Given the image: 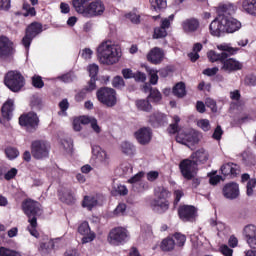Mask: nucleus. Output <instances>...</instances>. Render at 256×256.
Listing matches in <instances>:
<instances>
[{
    "label": "nucleus",
    "mask_w": 256,
    "mask_h": 256,
    "mask_svg": "<svg viewBox=\"0 0 256 256\" xmlns=\"http://www.w3.org/2000/svg\"><path fill=\"white\" fill-rule=\"evenodd\" d=\"M72 5L77 13L88 18L105 13V3L101 0H72Z\"/></svg>",
    "instance_id": "1"
},
{
    "label": "nucleus",
    "mask_w": 256,
    "mask_h": 256,
    "mask_svg": "<svg viewBox=\"0 0 256 256\" xmlns=\"http://www.w3.org/2000/svg\"><path fill=\"white\" fill-rule=\"evenodd\" d=\"M171 191L165 186H158L154 189V199L150 202V207L157 215H165L171 207Z\"/></svg>",
    "instance_id": "2"
},
{
    "label": "nucleus",
    "mask_w": 256,
    "mask_h": 256,
    "mask_svg": "<svg viewBox=\"0 0 256 256\" xmlns=\"http://www.w3.org/2000/svg\"><path fill=\"white\" fill-rule=\"evenodd\" d=\"M235 11H237V7L231 3L218 6L217 13L218 15H222L224 33H235L241 29V23L239 20L230 17L231 15H235Z\"/></svg>",
    "instance_id": "3"
},
{
    "label": "nucleus",
    "mask_w": 256,
    "mask_h": 256,
    "mask_svg": "<svg viewBox=\"0 0 256 256\" xmlns=\"http://www.w3.org/2000/svg\"><path fill=\"white\" fill-rule=\"evenodd\" d=\"M97 55L103 65H115L119 63L121 57L119 50L108 42H103L98 46Z\"/></svg>",
    "instance_id": "4"
},
{
    "label": "nucleus",
    "mask_w": 256,
    "mask_h": 256,
    "mask_svg": "<svg viewBox=\"0 0 256 256\" xmlns=\"http://www.w3.org/2000/svg\"><path fill=\"white\" fill-rule=\"evenodd\" d=\"M4 85H6L12 93H19L25 87V76L17 70H10L4 76Z\"/></svg>",
    "instance_id": "5"
},
{
    "label": "nucleus",
    "mask_w": 256,
    "mask_h": 256,
    "mask_svg": "<svg viewBox=\"0 0 256 256\" xmlns=\"http://www.w3.org/2000/svg\"><path fill=\"white\" fill-rule=\"evenodd\" d=\"M18 123L22 129H25L26 133H35L39 129L41 120H39L37 113L30 111L20 115Z\"/></svg>",
    "instance_id": "6"
},
{
    "label": "nucleus",
    "mask_w": 256,
    "mask_h": 256,
    "mask_svg": "<svg viewBox=\"0 0 256 256\" xmlns=\"http://www.w3.org/2000/svg\"><path fill=\"white\" fill-rule=\"evenodd\" d=\"M96 97L105 107H115L117 105V91L109 87H100L96 91Z\"/></svg>",
    "instance_id": "7"
},
{
    "label": "nucleus",
    "mask_w": 256,
    "mask_h": 256,
    "mask_svg": "<svg viewBox=\"0 0 256 256\" xmlns=\"http://www.w3.org/2000/svg\"><path fill=\"white\" fill-rule=\"evenodd\" d=\"M129 239V231L121 226L115 227L110 230L107 241L110 245L114 247H119L120 245H125Z\"/></svg>",
    "instance_id": "8"
},
{
    "label": "nucleus",
    "mask_w": 256,
    "mask_h": 256,
    "mask_svg": "<svg viewBox=\"0 0 256 256\" xmlns=\"http://www.w3.org/2000/svg\"><path fill=\"white\" fill-rule=\"evenodd\" d=\"M41 33H43L42 23L32 22L26 27L25 35L22 38V45L23 47H25L26 51H29V47H31V43H33V39Z\"/></svg>",
    "instance_id": "9"
},
{
    "label": "nucleus",
    "mask_w": 256,
    "mask_h": 256,
    "mask_svg": "<svg viewBox=\"0 0 256 256\" xmlns=\"http://www.w3.org/2000/svg\"><path fill=\"white\" fill-rule=\"evenodd\" d=\"M15 43L8 37L1 36V61L5 63H13L15 58Z\"/></svg>",
    "instance_id": "10"
},
{
    "label": "nucleus",
    "mask_w": 256,
    "mask_h": 256,
    "mask_svg": "<svg viewBox=\"0 0 256 256\" xmlns=\"http://www.w3.org/2000/svg\"><path fill=\"white\" fill-rule=\"evenodd\" d=\"M218 49L224 52L218 54L217 52L211 50L207 53V57L209 61H211V63H215V61H220L221 63H223V61H225L227 57H229L230 55H237V52L239 51V48H233L227 45H220L218 46Z\"/></svg>",
    "instance_id": "11"
},
{
    "label": "nucleus",
    "mask_w": 256,
    "mask_h": 256,
    "mask_svg": "<svg viewBox=\"0 0 256 256\" xmlns=\"http://www.w3.org/2000/svg\"><path fill=\"white\" fill-rule=\"evenodd\" d=\"M21 207L24 215L28 217V221L33 218L37 219V216L41 215V203L31 198L25 199Z\"/></svg>",
    "instance_id": "12"
},
{
    "label": "nucleus",
    "mask_w": 256,
    "mask_h": 256,
    "mask_svg": "<svg viewBox=\"0 0 256 256\" xmlns=\"http://www.w3.org/2000/svg\"><path fill=\"white\" fill-rule=\"evenodd\" d=\"M197 161H194L193 159H184L179 164V169L182 177L184 179H187V181H191L197 171H199Z\"/></svg>",
    "instance_id": "13"
},
{
    "label": "nucleus",
    "mask_w": 256,
    "mask_h": 256,
    "mask_svg": "<svg viewBox=\"0 0 256 256\" xmlns=\"http://www.w3.org/2000/svg\"><path fill=\"white\" fill-rule=\"evenodd\" d=\"M51 147L43 140H35L31 143V155L34 159H47Z\"/></svg>",
    "instance_id": "14"
},
{
    "label": "nucleus",
    "mask_w": 256,
    "mask_h": 256,
    "mask_svg": "<svg viewBox=\"0 0 256 256\" xmlns=\"http://www.w3.org/2000/svg\"><path fill=\"white\" fill-rule=\"evenodd\" d=\"M177 215L183 223H191L197 217V208L189 204H180L177 208Z\"/></svg>",
    "instance_id": "15"
},
{
    "label": "nucleus",
    "mask_w": 256,
    "mask_h": 256,
    "mask_svg": "<svg viewBox=\"0 0 256 256\" xmlns=\"http://www.w3.org/2000/svg\"><path fill=\"white\" fill-rule=\"evenodd\" d=\"M176 141L181 145H187V143L197 145L199 143V132L194 129L180 130L176 135Z\"/></svg>",
    "instance_id": "16"
},
{
    "label": "nucleus",
    "mask_w": 256,
    "mask_h": 256,
    "mask_svg": "<svg viewBox=\"0 0 256 256\" xmlns=\"http://www.w3.org/2000/svg\"><path fill=\"white\" fill-rule=\"evenodd\" d=\"M78 233L83 236L82 245L95 241V238L97 237L95 232L91 231V227L87 221L82 222L78 226Z\"/></svg>",
    "instance_id": "17"
},
{
    "label": "nucleus",
    "mask_w": 256,
    "mask_h": 256,
    "mask_svg": "<svg viewBox=\"0 0 256 256\" xmlns=\"http://www.w3.org/2000/svg\"><path fill=\"white\" fill-rule=\"evenodd\" d=\"M134 137L140 145H149L153 139V131L149 127H142L134 133Z\"/></svg>",
    "instance_id": "18"
},
{
    "label": "nucleus",
    "mask_w": 256,
    "mask_h": 256,
    "mask_svg": "<svg viewBox=\"0 0 256 256\" xmlns=\"http://www.w3.org/2000/svg\"><path fill=\"white\" fill-rule=\"evenodd\" d=\"M222 194L225 199L233 201L239 197V184L235 182H230L224 185L222 189Z\"/></svg>",
    "instance_id": "19"
},
{
    "label": "nucleus",
    "mask_w": 256,
    "mask_h": 256,
    "mask_svg": "<svg viewBox=\"0 0 256 256\" xmlns=\"http://www.w3.org/2000/svg\"><path fill=\"white\" fill-rule=\"evenodd\" d=\"M164 58L165 53L159 47L152 48L146 56L147 61L152 65H161V63H163Z\"/></svg>",
    "instance_id": "20"
},
{
    "label": "nucleus",
    "mask_w": 256,
    "mask_h": 256,
    "mask_svg": "<svg viewBox=\"0 0 256 256\" xmlns=\"http://www.w3.org/2000/svg\"><path fill=\"white\" fill-rule=\"evenodd\" d=\"M209 31L213 37H221V33H225L222 14H218V18L210 23Z\"/></svg>",
    "instance_id": "21"
},
{
    "label": "nucleus",
    "mask_w": 256,
    "mask_h": 256,
    "mask_svg": "<svg viewBox=\"0 0 256 256\" xmlns=\"http://www.w3.org/2000/svg\"><path fill=\"white\" fill-rule=\"evenodd\" d=\"M243 235L251 249H256V226L248 224L243 229Z\"/></svg>",
    "instance_id": "22"
},
{
    "label": "nucleus",
    "mask_w": 256,
    "mask_h": 256,
    "mask_svg": "<svg viewBox=\"0 0 256 256\" xmlns=\"http://www.w3.org/2000/svg\"><path fill=\"white\" fill-rule=\"evenodd\" d=\"M58 199L61 203H65V205H75L77 198H75V193L71 188H64L62 190H58Z\"/></svg>",
    "instance_id": "23"
},
{
    "label": "nucleus",
    "mask_w": 256,
    "mask_h": 256,
    "mask_svg": "<svg viewBox=\"0 0 256 256\" xmlns=\"http://www.w3.org/2000/svg\"><path fill=\"white\" fill-rule=\"evenodd\" d=\"M222 69L228 73L241 71V69H243V63L239 62L235 58H226L222 60Z\"/></svg>",
    "instance_id": "24"
},
{
    "label": "nucleus",
    "mask_w": 256,
    "mask_h": 256,
    "mask_svg": "<svg viewBox=\"0 0 256 256\" xmlns=\"http://www.w3.org/2000/svg\"><path fill=\"white\" fill-rule=\"evenodd\" d=\"M87 71L89 73L90 80L88 81L89 90L95 91L97 89V81L99 75V66L97 64H90L87 68Z\"/></svg>",
    "instance_id": "25"
},
{
    "label": "nucleus",
    "mask_w": 256,
    "mask_h": 256,
    "mask_svg": "<svg viewBox=\"0 0 256 256\" xmlns=\"http://www.w3.org/2000/svg\"><path fill=\"white\" fill-rule=\"evenodd\" d=\"M144 92H149L147 99L149 100L150 103H153L154 105H161V101H163V94H161L159 89L145 86Z\"/></svg>",
    "instance_id": "26"
},
{
    "label": "nucleus",
    "mask_w": 256,
    "mask_h": 256,
    "mask_svg": "<svg viewBox=\"0 0 256 256\" xmlns=\"http://www.w3.org/2000/svg\"><path fill=\"white\" fill-rule=\"evenodd\" d=\"M240 171L241 170L239 165L233 162H229L221 166L222 175H224V177H229L230 179H233V177H237Z\"/></svg>",
    "instance_id": "27"
},
{
    "label": "nucleus",
    "mask_w": 256,
    "mask_h": 256,
    "mask_svg": "<svg viewBox=\"0 0 256 256\" xmlns=\"http://www.w3.org/2000/svg\"><path fill=\"white\" fill-rule=\"evenodd\" d=\"M15 102L13 99H8L1 108V113L4 121H11V118L13 117V111L15 109L14 107Z\"/></svg>",
    "instance_id": "28"
},
{
    "label": "nucleus",
    "mask_w": 256,
    "mask_h": 256,
    "mask_svg": "<svg viewBox=\"0 0 256 256\" xmlns=\"http://www.w3.org/2000/svg\"><path fill=\"white\" fill-rule=\"evenodd\" d=\"M200 27L199 20L196 18H188L182 22L184 33H195Z\"/></svg>",
    "instance_id": "29"
},
{
    "label": "nucleus",
    "mask_w": 256,
    "mask_h": 256,
    "mask_svg": "<svg viewBox=\"0 0 256 256\" xmlns=\"http://www.w3.org/2000/svg\"><path fill=\"white\" fill-rule=\"evenodd\" d=\"M149 121L152 123L153 127H163V125L167 123V115L156 112L150 115Z\"/></svg>",
    "instance_id": "30"
},
{
    "label": "nucleus",
    "mask_w": 256,
    "mask_h": 256,
    "mask_svg": "<svg viewBox=\"0 0 256 256\" xmlns=\"http://www.w3.org/2000/svg\"><path fill=\"white\" fill-rule=\"evenodd\" d=\"M135 106L138 111H143L144 113H151L153 110V105H151V102L147 98L136 100Z\"/></svg>",
    "instance_id": "31"
},
{
    "label": "nucleus",
    "mask_w": 256,
    "mask_h": 256,
    "mask_svg": "<svg viewBox=\"0 0 256 256\" xmlns=\"http://www.w3.org/2000/svg\"><path fill=\"white\" fill-rule=\"evenodd\" d=\"M242 9L248 15L256 16V0H243Z\"/></svg>",
    "instance_id": "32"
},
{
    "label": "nucleus",
    "mask_w": 256,
    "mask_h": 256,
    "mask_svg": "<svg viewBox=\"0 0 256 256\" xmlns=\"http://www.w3.org/2000/svg\"><path fill=\"white\" fill-rule=\"evenodd\" d=\"M191 159L199 163H206L209 159V154L205 152L204 149L197 150L196 152L192 153Z\"/></svg>",
    "instance_id": "33"
},
{
    "label": "nucleus",
    "mask_w": 256,
    "mask_h": 256,
    "mask_svg": "<svg viewBox=\"0 0 256 256\" xmlns=\"http://www.w3.org/2000/svg\"><path fill=\"white\" fill-rule=\"evenodd\" d=\"M172 93L174 97H178V99H183L185 95H187V89L184 82H178L172 89Z\"/></svg>",
    "instance_id": "34"
},
{
    "label": "nucleus",
    "mask_w": 256,
    "mask_h": 256,
    "mask_svg": "<svg viewBox=\"0 0 256 256\" xmlns=\"http://www.w3.org/2000/svg\"><path fill=\"white\" fill-rule=\"evenodd\" d=\"M160 247L162 251H173V249H175L177 246L175 244V239H173L171 236H168L162 240Z\"/></svg>",
    "instance_id": "35"
},
{
    "label": "nucleus",
    "mask_w": 256,
    "mask_h": 256,
    "mask_svg": "<svg viewBox=\"0 0 256 256\" xmlns=\"http://www.w3.org/2000/svg\"><path fill=\"white\" fill-rule=\"evenodd\" d=\"M30 107L33 111H41L43 109V100L41 97L34 95L30 99Z\"/></svg>",
    "instance_id": "36"
},
{
    "label": "nucleus",
    "mask_w": 256,
    "mask_h": 256,
    "mask_svg": "<svg viewBox=\"0 0 256 256\" xmlns=\"http://www.w3.org/2000/svg\"><path fill=\"white\" fill-rule=\"evenodd\" d=\"M172 238L174 239L176 247H184L187 241V236L181 234V232L174 233Z\"/></svg>",
    "instance_id": "37"
},
{
    "label": "nucleus",
    "mask_w": 256,
    "mask_h": 256,
    "mask_svg": "<svg viewBox=\"0 0 256 256\" xmlns=\"http://www.w3.org/2000/svg\"><path fill=\"white\" fill-rule=\"evenodd\" d=\"M28 223L30 224L28 226V231L30 233V235H32V237H36V239H38L39 237V231H37V218H33L28 220Z\"/></svg>",
    "instance_id": "38"
},
{
    "label": "nucleus",
    "mask_w": 256,
    "mask_h": 256,
    "mask_svg": "<svg viewBox=\"0 0 256 256\" xmlns=\"http://www.w3.org/2000/svg\"><path fill=\"white\" fill-rule=\"evenodd\" d=\"M92 153L99 159V161H105L107 158V152L101 149V146H93Z\"/></svg>",
    "instance_id": "39"
},
{
    "label": "nucleus",
    "mask_w": 256,
    "mask_h": 256,
    "mask_svg": "<svg viewBox=\"0 0 256 256\" xmlns=\"http://www.w3.org/2000/svg\"><path fill=\"white\" fill-rule=\"evenodd\" d=\"M153 11H161L167 7V0H149Z\"/></svg>",
    "instance_id": "40"
},
{
    "label": "nucleus",
    "mask_w": 256,
    "mask_h": 256,
    "mask_svg": "<svg viewBox=\"0 0 256 256\" xmlns=\"http://www.w3.org/2000/svg\"><path fill=\"white\" fill-rule=\"evenodd\" d=\"M82 207H87L89 211L93 209V207H97V199L91 196H85L82 202Z\"/></svg>",
    "instance_id": "41"
},
{
    "label": "nucleus",
    "mask_w": 256,
    "mask_h": 256,
    "mask_svg": "<svg viewBox=\"0 0 256 256\" xmlns=\"http://www.w3.org/2000/svg\"><path fill=\"white\" fill-rule=\"evenodd\" d=\"M32 81V87L35 89H43L45 87V82L43 81V77L40 75L35 74L31 78Z\"/></svg>",
    "instance_id": "42"
},
{
    "label": "nucleus",
    "mask_w": 256,
    "mask_h": 256,
    "mask_svg": "<svg viewBox=\"0 0 256 256\" xmlns=\"http://www.w3.org/2000/svg\"><path fill=\"white\" fill-rule=\"evenodd\" d=\"M173 209H177V207L179 206V203H181V199H183V197H185V193L183 192V190H174L173 192Z\"/></svg>",
    "instance_id": "43"
},
{
    "label": "nucleus",
    "mask_w": 256,
    "mask_h": 256,
    "mask_svg": "<svg viewBox=\"0 0 256 256\" xmlns=\"http://www.w3.org/2000/svg\"><path fill=\"white\" fill-rule=\"evenodd\" d=\"M121 149L125 155H135V147L130 142H122Z\"/></svg>",
    "instance_id": "44"
},
{
    "label": "nucleus",
    "mask_w": 256,
    "mask_h": 256,
    "mask_svg": "<svg viewBox=\"0 0 256 256\" xmlns=\"http://www.w3.org/2000/svg\"><path fill=\"white\" fill-rule=\"evenodd\" d=\"M93 90L89 89V84L83 88L80 92H78L75 96V101H77V103H81V101H85V99L87 98V93H91Z\"/></svg>",
    "instance_id": "45"
},
{
    "label": "nucleus",
    "mask_w": 256,
    "mask_h": 256,
    "mask_svg": "<svg viewBox=\"0 0 256 256\" xmlns=\"http://www.w3.org/2000/svg\"><path fill=\"white\" fill-rule=\"evenodd\" d=\"M167 37V30L161 26L154 28L153 39H165Z\"/></svg>",
    "instance_id": "46"
},
{
    "label": "nucleus",
    "mask_w": 256,
    "mask_h": 256,
    "mask_svg": "<svg viewBox=\"0 0 256 256\" xmlns=\"http://www.w3.org/2000/svg\"><path fill=\"white\" fill-rule=\"evenodd\" d=\"M112 87L114 89H123L125 87V80L121 76H115L112 80Z\"/></svg>",
    "instance_id": "47"
},
{
    "label": "nucleus",
    "mask_w": 256,
    "mask_h": 256,
    "mask_svg": "<svg viewBox=\"0 0 256 256\" xmlns=\"http://www.w3.org/2000/svg\"><path fill=\"white\" fill-rule=\"evenodd\" d=\"M5 155L8 159H17L19 157V150L14 147H8L5 149Z\"/></svg>",
    "instance_id": "48"
},
{
    "label": "nucleus",
    "mask_w": 256,
    "mask_h": 256,
    "mask_svg": "<svg viewBox=\"0 0 256 256\" xmlns=\"http://www.w3.org/2000/svg\"><path fill=\"white\" fill-rule=\"evenodd\" d=\"M132 79L137 83H145V81H147V75L141 71H137L134 73V76H132Z\"/></svg>",
    "instance_id": "49"
},
{
    "label": "nucleus",
    "mask_w": 256,
    "mask_h": 256,
    "mask_svg": "<svg viewBox=\"0 0 256 256\" xmlns=\"http://www.w3.org/2000/svg\"><path fill=\"white\" fill-rule=\"evenodd\" d=\"M1 256H23L15 250H11L6 247H1Z\"/></svg>",
    "instance_id": "50"
},
{
    "label": "nucleus",
    "mask_w": 256,
    "mask_h": 256,
    "mask_svg": "<svg viewBox=\"0 0 256 256\" xmlns=\"http://www.w3.org/2000/svg\"><path fill=\"white\" fill-rule=\"evenodd\" d=\"M256 187V179L252 178L247 182V186H246V194L248 195V197H251V195H253V188Z\"/></svg>",
    "instance_id": "51"
},
{
    "label": "nucleus",
    "mask_w": 256,
    "mask_h": 256,
    "mask_svg": "<svg viewBox=\"0 0 256 256\" xmlns=\"http://www.w3.org/2000/svg\"><path fill=\"white\" fill-rule=\"evenodd\" d=\"M145 177V172L140 171L136 175L132 176L129 180L128 183H131L132 185H135V183H139L141 179Z\"/></svg>",
    "instance_id": "52"
},
{
    "label": "nucleus",
    "mask_w": 256,
    "mask_h": 256,
    "mask_svg": "<svg viewBox=\"0 0 256 256\" xmlns=\"http://www.w3.org/2000/svg\"><path fill=\"white\" fill-rule=\"evenodd\" d=\"M126 19H129V21H131V23H135L136 25H138V23H141V16H139L133 12L126 14Z\"/></svg>",
    "instance_id": "53"
},
{
    "label": "nucleus",
    "mask_w": 256,
    "mask_h": 256,
    "mask_svg": "<svg viewBox=\"0 0 256 256\" xmlns=\"http://www.w3.org/2000/svg\"><path fill=\"white\" fill-rule=\"evenodd\" d=\"M198 127L202 129V131H210L211 130V124L209 123V120L202 119L198 122Z\"/></svg>",
    "instance_id": "54"
},
{
    "label": "nucleus",
    "mask_w": 256,
    "mask_h": 256,
    "mask_svg": "<svg viewBox=\"0 0 256 256\" xmlns=\"http://www.w3.org/2000/svg\"><path fill=\"white\" fill-rule=\"evenodd\" d=\"M219 73V68L218 67H213V68H206L203 70V75H207V77H213Z\"/></svg>",
    "instance_id": "55"
},
{
    "label": "nucleus",
    "mask_w": 256,
    "mask_h": 256,
    "mask_svg": "<svg viewBox=\"0 0 256 256\" xmlns=\"http://www.w3.org/2000/svg\"><path fill=\"white\" fill-rule=\"evenodd\" d=\"M245 84L250 85V87H256V76L249 74L245 77Z\"/></svg>",
    "instance_id": "56"
},
{
    "label": "nucleus",
    "mask_w": 256,
    "mask_h": 256,
    "mask_svg": "<svg viewBox=\"0 0 256 256\" xmlns=\"http://www.w3.org/2000/svg\"><path fill=\"white\" fill-rule=\"evenodd\" d=\"M17 177V168L10 169L5 175L4 179L6 181H11V179H15Z\"/></svg>",
    "instance_id": "57"
},
{
    "label": "nucleus",
    "mask_w": 256,
    "mask_h": 256,
    "mask_svg": "<svg viewBox=\"0 0 256 256\" xmlns=\"http://www.w3.org/2000/svg\"><path fill=\"white\" fill-rule=\"evenodd\" d=\"M223 136V129L221 128L220 125H218L215 130L214 133L212 135L213 139H215L216 141H221V137Z\"/></svg>",
    "instance_id": "58"
},
{
    "label": "nucleus",
    "mask_w": 256,
    "mask_h": 256,
    "mask_svg": "<svg viewBox=\"0 0 256 256\" xmlns=\"http://www.w3.org/2000/svg\"><path fill=\"white\" fill-rule=\"evenodd\" d=\"M220 252L224 256H233V249L229 248L227 244H224L220 247Z\"/></svg>",
    "instance_id": "59"
},
{
    "label": "nucleus",
    "mask_w": 256,
    "mask_h": 256,
    "mask_svg": "<svg viewBox=\"0 0 256 256\" xmlns=\"http://www.w3.org/2000/svg\"><path fill=\"white\" fill-rule=\"evenodd\" d=\"M159 179V172L158 171H150L147 173V180L153 183V181H157Z\"/></svg>",
    "instance_id": "60"
},
{
    "label": "nucleus",
    "mask_w": 256,
    "mask_h": 256,
    "mask_svg": "<svg viewBox=\"0 0 256 256\" xmlns=\"http://www.w3.org/2000/svg\"><path fill=\"white\" fill-rule=\"evenodd\" d=\"M91 128L93 129L94 133H101V126L97 123V118H92L90 122Z\"/></svg>",
    "instance_id": "61"
},
{
    "label": "nucleus",
    "mask_w": 256,
    "mask_h": 256,
    "mask_svg": "<svg viewBox=\"0 0 256 256\" xmlns=\"http://www.w3.org/2000/svg\"><path fill=\"white\" fill-rule=\"evenodd\" d=\"M149 75L151 85H157V82L159 81V76L157 75V72H155L154 70H150Z\"/></svg>",
    "instance_id": "62"
},
{
    "label": "nucleus",
    "mask_w": 256,
    "mask_h": 256,
    "mask_svg": "<svg viewBox=\"0 0 256 256\" xmlns=\"http://www.w3.org/2000/svg\"><path fill=\"white\" fill-rule=\"evenodd\" d=\"M122 75L124 79H133L135 73H133V70L129 68L122 69Z\"/></svg>",
    "instance_id": "63"
},
{
    "label": "nucleus",
    "mask_w": 256,
    "mask_h": 256,
    "mask_svg": "<svg viewBox=\"0 0 256 256\" xmlns=\"http://www.w3.org/2000/svg\"><path fill=\"white\" fill-rule=\"evenodd\" d=\"M64 256H80L77 248H69L65 251Z\"/></svg>",
    "instance_id": "64"
}]
</instances>
